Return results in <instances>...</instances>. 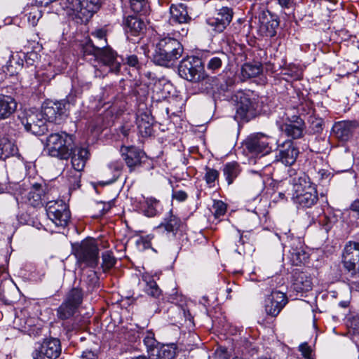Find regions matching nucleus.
I'll use <instances>...</instances> for the list:
<instances>
[{"label": "nucleus", "instance_id": "40", "mask_svg": "<svg viewBox=\"0 0 359 359\" xmlns=\"http://www.w3.org/2000/svg\"><path fill=\"white\" fill-rule=\"evenodd\" d=\"M147 209L145 214L148 217H154L161 210V204L159 201L151 197L147 198L146 200Z\"/></svg>", "mask_w": 359, "mask_h": 359}, {"label": "nucleus", "instance_id": "28", "mask_svg": "<svg viewBox=\"0 0 359 359\" xmlns=\"http://www.w3.org/2000/svg\"><path fill=\"white\" fill-rule=\"evenodd\" d=\"M48 197L43 194V190L40 184H34L27 194V201L33 207H38L46 204Z\"/></svg>", "mask_w": 359, "mask_h": 359}, {"label": "nucleus", "instance_id": "44", "mask_svg": "<svg viewBox=\"0 0 359 359\" xmlns=\"http://www.w3.org/2000/svg\"><path fill=\"white\" fill-rule=\"evenodd\" d=\"M14 57L13 55H11L9 60L6 62V65L4 66V71L9 74L10 75H13L18 73V70L21 67V63L18 61H13Z\"/></svg>", "mask_w": 359, "mask_h": 359}, {"label": "nucleus", "instance_id": "36", "mask_svg": "<svg viewBox=\"0 0 359 359\" xmlns=\"http://www.w3.org/2000/svg\"><path fill=\"white\" fill-rule=\"evenodd\" d=\"M226 59V55L224 52H220L217 53V55L211 56L206 65L207 69L212 72H215L219 70Z\"/></svg>", "mask_w": 359, "mask_h": 359}, {"label": "nucleus", "instance_id": "22", "mask_svg": "<svg viewBox=\"0 0 359 359\" xmlns=\"http://www.w3.org/2000/svg\"><path fill=\"white\" fill-rule=\"evenodd\" d=\"M292 118L288 123H283L280 126V129L287 137L292 139H299L303 135L304 122L299 116H294Z\"/></svg>", "mask_w": 359, "mask_h": 359}, {"label": "nucleus", "instance_id": "43", "mask_svg": "<svg viewBox=\"0 0 359 359\" xmlns=\"http://www.w3.org/2000/svg\"><path fill=\"white\" fill-rule=\"evenodd\" d=\"M102 266L104 271L111 269L116 262V259L111 251H106L102 255Z\"/></svg>", "mask_w": 359, "mask_h": 359}, {"label": "nucleus", "instance_id": "31", "mask_svg": "<svg viewBox=\"0 0 359 359\" xmlns=\"http://www.w3.org/2000/svg\"><path fill=\"white\" fill-rule=\"evenodd\" d=\"M126 32L133 35H139L145 29V24L143 20L136 16L129 15L124 20Z\"/></svg>", "mask_w": 359, "mask_h": 359}, {"label": "nucleus", "instance_id": "26", "mask_svg": "<svg viewBox=\"0 0 359 359\" xmlns=\"http://www.w3.org/2000/svg\"><path fill=\"white\" fill-rule=\"evenodd\" d=\"M17 105L13 97L0 94V121L11 117L16 111Z\"/></svg>", "mask_w": 359, "mask_h": 359}, {"label": "nucleus", "instance_id": "12", "mask_svg": "<svg viewBox=\"0 0 359 359\" xmlns=\"http://www.w3.org/2000/svg\"><path fill=\"white\" fill-rule=\"evenodd\" d=\"M191 20L188 14L187 6L183 4H171L170 6V24L182 25V27L177 32L181 36H186L188 34L189 28L187 24Z\"/></svg>", "mask_w": 359, "mask_h": 359}, {"label": "nucleus", "instance_id": "13", "mask_svg": "<svg viewBox=\"0 0 359 359\" xmlns=\"http://www.w3.org/2000/svg\"><path fill=\"white\" fill-rule=\"evenodd\" d=\"M299 153L298 148L292 142L285 141L281 144H278L274 161L281 162L287 166L292 165L295 163Z\"/></svg>", "mask_w": 359, "mask_h": 359}, {"label": "nucleus", "instance_id": "60", "mask_svg": "<svg viewBox=\"0 0 359 359\" xmlns=\"http://www.w3.org/2000/svg\"><path fill=\"white\" fill-rule=\"evenodd\" d=\"M260 9V4L257 3H255L252 5L250 11L252 12V14L257 17V11Z\"/></svg>", "mask_w": 359, "mask_h": 359}, {"label": "nucleus", "instance_id": "23", "mask_svg": "<svg viewBox=\"0 0 359 359\" xmlns=\"http://www.w3.org/2000/svg\"><path fill=\"white\" fill-rule=\"evenodd\" d=\"M293 278L292 288L297 292H306L311 290L313 281L309 273L303 271H295Z\"/></svg>", "mask_w": 359, "mask_h": 359}, {"label": "nucleus", "instance_id": "52", "mask_svg": "<svg viewBox=\"0 0 359 359\" xmlns=\"http://www.w3.org/2000/svg\"><path fill=\"white\" fill-rule=\"evenodd\" d=\"M299 351L305 358H310L311 355V348L307 343H302L299 346Z\"/></svg>", "mask_w": 359, "mask_h": 359}, {"label": "nucleus", "instance_id": "57", "mask_svg": "<svg viewBox=\"0 0 359 359\" xmlns=\"http://www.w3.org/2000/svg\"><path fill=\"white\" fill-rule=\"evenodd\" d=\"M279 4L282 8H292L294 4V0H278Z\"/></svg>", "mask_w": 359, "mask_h": 359}, {"label": "nucleus", "instance_id": "47", "mask_svg": "<svg viewBox=\"0 0 359 359\" xmlns=\"http://www.w3.org/2000/svg\"><path fill=\"white\" fill-rule=\"evenodd\" d=\"M144 343L148 350H153L157 345V341L154 337V334L151 331H147L144 337Z\"/></svg>", "mask_w": 359, "mask_h": 359}, {"label": "nucleus", "instance_id": "11", "mask_svg": "<svg viewBox=\"0 0 359 359\" xmlns=\"http://www.w3.org/2000/svg\"><path fill=\"white\" fill-rule=\"evenodd\" d=\"M48 218L57 226H65L70 219V211L62 200L49 201L46 205Z\"/></svg>", "mask_w": 359, "mask_h": 359}, {"label": "nucleus", "instance_id": "33", "mask_svg": "<svg viewBox=\"0 0 359 359\" xmlns=\"http://www.w3.org/2000/svg\"><path fill=\"white\" fill-rule=\"evenodd\" d=\"M90 83L79 81L78 79L74 80L72 83V88L69 95L67 97V102H74V97L80 96L83 91L90 88Z\"/></svg>", "mask_w": 359, "mask_h": 359}, {"label": "nucleus", "instance_id": "3", "mask_svg": "<svg viewBox=\"0 0 359 359\" xmlns=\"http://www.w3.org/2000/svg\"><path fill=\"white\" fill-rule=\"evenodd\" d=\"M60 5L77 23H86L101 7V0H62Z\"/></svg>", "mask_w": 359, "mask_h": 359}, {"label": "nucleus", "instance_id": "49", "mask_svg": "<svg viewBox=\"0 0 359 359\" xmlns=\"http://www.w3.org/2000/svg\"><path fill=\"white\" fill-rule=\"evenodd\" d=\"M163 355L168 359L173 358L176 355V346L175 344L168 345L163 347Z\"/></svg>", "mask_w": 359, "mask_h": 359}, {"label": "nucleus", "instance_id": "41", "mask_svg": "<svg viewBox=\"0 0 359 359\" xmlns=\"http://www.w3.org/2000/svg\"><path fill=\"white\" fill-rule=\"evenodd\" d=\"M81 172L76 169H70L66 172V177L69 182L71 189H76L80 187Z\"/></svg>", "mask_w": 359, "mask_h": 359}, {"label": "nucleus", "instance_id": "25", "mask_svg": "<svg viewBox=\"0 0 359 359\" xmlns=\"http://www.w3.org/2000/svg\"><path fill=\"white\" fill-rule=\"evenodd\" d=\"M100 50L101 53H99L97 60L109 66L111 72L118 73L120 71L121 65L116 61V53L107 46L100 48Z\"/></svg>", "mask_w": 359, "mask_h": 359}, {"label": "nucleus", "instance_id": "59", "mask_svg": "<svg viewBox=\"0 0 359 359\" xmlns=\"http://www.w3.org/2000/svg\"><path fill=\"white\" fill-rule=\"evenodd\" d=\"M130 128L128 126H123L120 128V132L123 137H127L130 134Z\"/></svg>", "mask_w": 359, "mask_h": 359}, {"label": "nucleus", "instance_id": "10", "mask_svg": "<svg viewBox=\"0 0 359 359\" xmlns=\"http://www.w3.org/2000/svg\"><path fill=\"white\" fill-rule=\"evenodd\" d=\"M341 262L348 276L359 278V243L350 241L346 244Z\"/></svg>", "mask_w": 359, "mask_h": 359}, {"label": "nucleus", "instance_id": "4", "mask_svg": "<svg viewBox=\"0 0 359 359\" xmlns=\"http://www.w3.org/2000/svg\"><path fill=\"white\" fill-rule=\"evenodd\" d=\"M74 147L72 135L67 133H51L46 138V148L48 154L60 159H68Z\"/></svg>", "mask_w": 359, "mask_h": 359}, {"label": "nucleus", "instance_id": "8", "mask_svg": "<svg viewBox=\"0 0 359 359\" xmlns=\"http://www.w3.org/2000/svg\"><path fill=\"white\" fill-rule=\"evenodd\" d=\"M83 301V292L79 287H73L67 294L65 300L56 309L59 320H71L78 312L79 307Z\"/></svg>", "mask_w": 359, "mask_h": 359}, {"label": "nucleus", "instance_id": "37", "mask_svg": "<svg viewBox=\"0 0 359 359\" xmlns=\"http://www.w3.org/2000/svg\"><path fill=\"white\" fill-rule=\"evenodd\" d=\"M181 224V220L175 215H173L170 211L169 217L165 219L164 222L161 224L160 227L163 226L168 232L175 233Z\"/></svg>", "mask_w": 359, "mask_h": 359}, {"label": "nucleus", "instance_id": "27", "mask_svg": "<svg viewBox=\"0 0 359 359\" xmlns=\"http://www.w3.org/2000/svg\"><path fill=\"white\" fill-rule=\"evenodd\" d=\"M15 156H19V152L15 140L6 136L0 138V159Z\"/></svg>", "mask_w": 359, "mask_h": 359}, {"label": "nucleus", "instance_id": "19", "mask_svg": "<svg viewBox=\"0 0 359 359\" xmlns=\"http://www.w3.org/2000/svg\"><path fill=\"white\" fill-rule=\"evenodd\" d=\"M359 129V123L356 121H344L336 123L332 127L335 137L341 140L347 141Z\"/></svg>", "mask_w": 359, "mask_h": 359}, {"label": "nucleus", "instance_id": "35", "mask_svg": "<svg viewBox=\"0 0 359 359\" xmlns=\"http://www.w3.org/2000/svg\"><path fill=\"white\" fill-rule=\"evenodd\" d=\"M240 166L236 162L227 163L223 169L224 175L228 184L233 183L234 180L238 177L240 173Z\"/></svg>", "mask_w": 359, "mask_h": 359}, {"label": "nucleus", "instance_id": "9", "mask_svg": "<svg viewBox=\"0 0 359 359\" xmlns=\"http://www.w3.org/2000/svg\"><path fill=\"white\" fill-rule=\"evenodd\" d=\"M99 249L94 240L81 242L75 250L77 262L81 266L95 267L99 262Z\"/></svg>", "mask_w": 359, "mask_h": 359}, {"label": "nucleus", "instance_id": "14", "mask_svg": "<svg viewBox=\"0 0 359 359\" xmlns=\"http://www.w3.org/2000/svg\"><path fill=\"white\" fill-rule=\"evenodd\" d=\"M259 22L258 31L260 35L273 37L276 34V30L279 26V21L276 15L263 9L259 13Z\"/></svg>", "mask_w": 359, "mask_h": 359}, {"label": "nucleus", "instance_id": "48", "mask_svg": "<svg viewBox=\"0 0 359 359\" xmlns=\"http://www.w3.org/2000/svg\"><path fill=\"white\" fill-rule=\"evenodd\" d=\"M41 17L42 12L37 8H33L28 14V21L32 26H35Z\"/></svg>", "mask_w": 359, "mask_h": 359}, {"label": "nucleus", "instance_id": "53", "mask_svg": "<svg viewBox=\"0 0 359 359\" xmlns=\"http://www.w3.org/2000/svg\"><path fill=\"white\" fill-rule=\"evenodd\" d=\"M25 62L27 65H34L39 60L38 54L36 52L28 53L25 56Z\"/></svg>", "mask_w": 359, "mask_h": 359}, {"label": "nucleus", "instance_id": "39", "mask_svg": "<svg viewBox=\"0 0 359 359\" xmlns=\"http://www.w3.org/2000/svg\"><path fill=\"white\" fill-rule=\"evenodd\" d=\"M82 51L84 57L91 55L93 56L95 60L97 59L100 54L99 53H101L100 48L95 45V41L93 39H88L86 43L83 45Z\"/></svg>", "mask_w": 359, "mask_h": 359}, {"label": "nucleus", "instance_id": "5", "mask_svg": "<svg viewBox=\"0 0 359 359\" xmlns=\"http://www.w3.org/2000/svg\"><path fill=\"white\" fill-rule=\"evenodd\" d=\"M231 100L236 106L234 118L238 123H247L256 116L257 103L250 93L237 91L232 95Z\"/></svg>", "mask_w": 359, "mask_h": 359}, {"label": "nucleus", "instance_id": "63", "mask_svg": "<svg viewBox=\"0 0 359 359\" xmlns=\"http://www.w3.org/2000/svg\"><path fill=\"white\" fill-rule=\"evenodd\" d=\"M290 232V229H285L281 231L280 233L285 235L287 236V238H289L290 236H288V233Z\"/></svg>", "mask_w": 359, "mask_h": 359}, {"label": "nucleus", "instance_id": "54", "mask_svg": "<svg viewBox=\"0 0 359 359\" xmlns=\"http://www.w3.org/2000/svg\"><path fill=\"white\" fill-rule=\"evenodd\" d=\"M292 255L296 257V264L303 262L306 259V255L302 250H293Z\"/></svg>", "mask_w": 359, "mask_h": 359}, {"label": "nucleus", "instance_id": "64", "mask_svg": "<svg viewBox=\"0 0 359 359\" xmlns=\"http://www.w3.org/2000/svg\"><path fill=\"white\" fill-rule=\"evenodd\" d=\"M339 305H340L341 307H343V308H346V307H347V306H348V302H341L339 303Z\"/></svg>", "mask_w": 359, "mask_h": 359}, {"label": "nucleus", "instance_id": "17", "mask_svg": "<svg viewBox=\"0 0 359 359\" xmlns=\"http://www.w3.org/2000/svg\"><path fill=\"white\" fill-rule=\"evenodd\" d=\"M233 18L232 9L224 6L219 9L215 14V16L209 18L207 20V23L210 26L213 30L217 32H222L227 25H229Z\"/></svg>", "mask_w": 359, "mask_h": 359}, {"label": "nucleus", "instance_id": "16", "mask_svg": "<svg viewBox=\"0 0 359 359\" xmlns=\"http://www.w3.org/2000/svg\"><path fill=\"white\" fill-rule=\"evenodd\" d=\"M120 152L130 172L140 166L142 160L146 157L144 151L135 146H122Z\"/></svg>", "mask_w": 359, "mask_h": 359}, {"label": "nucleus", "instance_id": "34", "mask_svg": "<svg viewBox=\"0 0 359 359\" xmlns=\"http://www.w3.org/2000/svg\"><path fill=\"white\" fill-rule=\"evenodd\" d=\"M142 279L146 283V285L144 289V292L149 296L155 299H158L161 296L162 292L156 281L145 275L142 276Z\"/></svg>", "mask_w": 359, "mask_h": 359}, {"label": "nucleus", "instance_id": "61", "mask_svg": "<svg viewBox=\"0 0 359 359\" xmlns=\"http://www.w3.org/2000/svg\"><path fill=\"white\" fill-rule=\"evenodd\" d=\"M351 209L359 214V200H355L351 203Z\"/></svg>", "mask_w": 359, "mask_h": 359}, {"label": "nucleus", "instance_id": "32", "mask_svg": "<svg viewBox=\"0 0 359 359\" xmlns=\"http://www.w3.org/2000/svg\"><path fill=\"white\" fill-rule=\"evenodd\" d=\"M262 72V65L261 63L247 62L242 65L241 76L243 80L258 76Z\"/></svg>", "mask_w": 359, "mask_h": 359}, {"label": "nucleus", "instance_id": "30", "mask_svg": "<svg viewBox=\"0 0 359 359\" xmlns=\"http://www.w3.org/2000/svg\"><path fill=\"white\" fill-rule=\"evenodd\" d=\"M123 169V164L121 161H113L110 162L103 172L104 176L107 178V183L110 184L116 181L121 176Z\"/></svg>", "mask_w": 359, "mask_h": 359}, {"label": "nucleus", "instance_id": "46", "mask_svg": "<svg viewBox=\"0 0 359 359\" xmlns=\"http://www.w3.org/2000/svg\"><path fill=\"white\" fill-rule=\"evenodd\" d=\"M212 210L215 217L224 215L226 211V205L222 201H215Z\"/></svg>", "mask_w": 359, "mask_h": 359}, {"label": "nucleus", "instance_id": "45", "mask_svg": "<svg viewBox=\"0 0 359 359\" xmlns=\"http://www.w3.org/2000/svg\"><path fill=\"white\" fill-rule=\"evenodd\" d=\"M219 175V172L217 170L208 167L205 168L204 179L210 187L215 185V182L218 180Z\"/></svg>", "mask_w": 359, "mask_h": 359}, {"label": "nucleus", "instance_id": "42", "mask_svg": "<svg viewBox=\"0 0 359 359\" xmlns=\"http://www.w3.org/2000/svg\"><path fill=\"white\" fill-rule=\"evenodd\" d=\"M309 128L313 133H320L323 130V120L316 116H310L308 119Z\"/></svg>", "mask_w": 359, "mask_h": 359}, {"label": "nucleus", "instance_id": "62", "mask_svg": "<svg viewBox=\"0 0 359 359\" xmlns=\"http://www.w3.org/2000/svg\"><path fill=\"white\" fill-rule=\"evenodd\" d=\"M32 357L33 359H43L44 356L35 350L32 353Z\"/></svg>", "mask_w": 359, "mask_h": 359}, {"label": "nucleus", "instance_id": "24", "mask_svg": "<svg viewBox=\"0 0 359 359\" xmlns=\"http://www.w3.org/2000/svg\"><path fill=\"white\" fill-rule=\"evenodd\" d=\"M139 133L142 137L151 136L154 132V118L149 111L140 113L137 116Z\"/></svg>", "mask_w": 359, "mask_h": 359}, {"label": "nucleus", "instance_id": "18", "mask_svg": "<svg viewBox=\"0 0 359 359\" xmlns=\"http://www.w3.org/2000/svg\"><path fill=\"white\" fill-rule=\"evenodd\" d=\"M67 103L64 101L50 102L43 107L41 111L46 121L60 123L62 116L67 111Z\"/></svg>", "mask_w": 359, "mask_h": 359}, {"label": "nucleus", "instance_id": "20", "mask_svg": "<svg viewBox=\"0 0 359 359\" xmlns=\"http://www.w3.org/2000/svg\"><path fill=\"white\" fill-rule=\"evenodd\" d=\"M286 295L279 291H273L266 299L265 311L267 314L276 316L287 304Z\"/></svg>", "mask_w": 359, "mask_h": 359}, {"label": "nucleus", "instance_id": "56", "mask_svg": "<svg viewBox=\"0 0 359 359\" xmlns=\"http://www.w3.org/2000/svg\"><path fill=\"white\" fill-rule=\"evenodd\" d=\"M172 198L179 202H182L187 198V194L182 190L176 191L172 193Z\"/></svg>", "mask_w": 359, "mask_h": 359}, {"label": "nucleus", "instance_id": "38", "mask_svg": "<svg viewBox=\"0 0 359 359\" xmlns=\"http://www.w3.org/2000/svg\"><path fill=\"white\" fill-rule=\"evenodd\" d=\"M91 39L95 41V43L100 48H105L107 46V31L103 29H97L91 33Z\"/></svg>", "mask_w": 359, "mask_h": 359}, {"label": "nucleus", "instance_id": "55", "mask_svg": "<svg viewBox=\"0 0 359 359\" xmlns=\"http://www.w3.org/2000/svg\"><path fill=\"white\" fill-rule=\"evenodd\" d=\"M130 1L133 10L137 13L142 11L145 4V0H130Z\"/></svg>", "mask_w": 359, "mask_h": 359}, {"label": "nucleus", "instance_id": "50", "mask_svg": "<svg viewBox=\"0 0 359 359\" xmlns=\"http://www.w3.org/2000/svg\"><path fill=\"white\" fill-rule=\"evenodd\" d=\"M319 224L327 232L332 228V221L326 215H322L319 217Z\"/></svg>", "mask_w": 359, "mask_h": 359}, {"label": "nucleus", "instance_id": "1", "mask_svg": "<svg viewBox=\"0 0 359 359\" xmlns=\"http://www.w3.org/2000/svg\"><path fill=\"white\" fill-rule=\"evenodd\" d=\"M184 47L179 40L164 36L159 39L153 54V62L159 66L170 67L182 55Z\"/></svg>", "mask_w": 359, "mask_h": 359}, {"label": "nucleus", "instance_id": "15", "mask_svg": "<svg viewBox=\"0 0 359 359\" xmlns=\"http://www.w3.org/2000/svg\"><path fill=\"white\" fill-rule=\"evenodd\" d=\"M22 123L27 131L41 135L47 130L46 121L41 111H30L22 118Z\"/></svg>", "mask_w": 359, "mask_h": 359}, {"label": "nucleus", "instance_id": "51", "mask_svg": "<svg viewBox=\"0 0 359 359\" xmlns=\"http://www.w3.org/2000/svg\"><path fill=\"white\" fill-rule=\"evenodd\" d=\"M126 63L132 67L139 69L140 67V63L139 59L135 55H130L126 57Z\"/></svg>", "mask_w": 359, "mask_h": 359}, {"label": "nucleus", "instance_id": "6", "mask_svg": "<svg viewBox=\"0 0 359 359\" xmlns=\"http://www.w3.org/2000/svg\"><path fill=\"white\" fill-rule=\"evenodd\" d=\"M178 73L181 78L194 83L199 82L205 78L201 59L193 55L187 56L180 62Z\"/></svg>", "mask_w": 359, "mask_h": 359}, {"label": "nucleus", "instance_id": "58", "mask_svg": "<svg viewBox=\"0 0 359 359\" xmlns=\"http://www.w3.org/2000/svg\"><path fill=\"white\" fill-rule=\"evenodd\" d=\"M83 359H96L97 355L91 351H85L82 354Z\"/></svg>", "mask_w": 359, "mask_h": 359}, {"label": "nucleus", "instance_id": "21", "mask_svg": "<svg viewBox=\"0 0 359 359\" xmlns=\"http://www.w3.org/2000/svg\"><path fill=\"white\" fill-rule=\"evenodd\" d=\"M40 354L49 359H56L61 354L60 341L57 338L45 339L35 349Z\"/></svg>", "mask_w": 359, "mask_h": 359}, {"label": "nucleus", "instance_id": "29", "mask_svg": "<svg viewBox=\"0 0 359 359\" xmlns=\"http://www.w3.org/2000/svg\"><path fill=\"white\" fill-rule=\"evenodd\" d=\"M88 151L85 148H73L71 154L72 168L82 171L88 159Z\"/></svg>", "mask_w": 359, "mask_h": 359}, {"label": "nucleus", "instance_id": "7", "mask_svg": "<svg viewBox=\"0 0 359 359\" xmlns=\"http://www.w3.org/2000/svg\"><path fill=\"white\" fill-rule=\"evenodd\" d=\"M275 140L262 133L248 137L243 142V147L247 155L251 156H265L272 151Z\"/></svg>", "mask_w": 359, "mask_h": 359}, {"label": "nucleus", "instance_id": "2", "mask_svg": "<svg viewBox=\"0 0 359 359\" xmlns=\"http://www.w3.org/2000/svg\"><path fill=\"white\" fill-rule=\"evenodd\" d=\"M292 200L303 208H310L317 203L318 192L309 176L303 174L293 179Z\"/></svg>", "mask_w": 359, "mask_h": 359}]
</instances>
